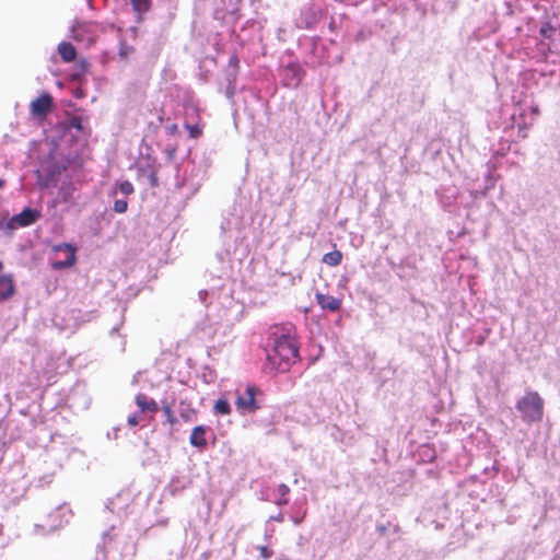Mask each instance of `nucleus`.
<instances>
[{
    "label": "nucleus",
    "instance_id": "e433bc0d",
    "mask_svg": "<svg viewBox=\"0 0 560 560\" xmlns=\"http://www.w3.org/2000/svg\"><path fill=\"white\" fill-rule=\"evenodd\" d=\"M341 1L349 5H359L360 3L364 2L365 0H341Z\"/></svg>",
    "mask_w": 560,
    "mask_h": 560
},
{
    "label": "nucleus",
    "instance_id": "9d476101",
    "mask_svg": "<svg viewBox=\"0 0 560 560\" xmlns=\"http://www.w3.org/2000/svg\"><path fill=\"white\" fill-rule=\"evenodd\" d=\"M52 106V97L48 94H42L31 103V113L34 117L43 118Z\"/></svg>",
    "mask_w": 560,
    "mask_h": 560
},
{
    "label": "nucleus",
    "instance_id": "72a5a7b5",
    "mask_svg": "<svg viewBox=\"0 0 560 560\" xmlns=\"http://www.w3.org/2000/svg\"><path fill=\"white\" fill-rule=\"evenodd\" d=\"M52 178H45V179H39V185L42 188H47L50 186V182H51Z\"/></svg>",
    "mask_w": 560,
    "mask_h": 560
},
{
    "label": "nucleus",
    "instance_id": "20e7f679",
    "mask_svg": "<svg viewBox=\"0 0 560 560\" xmlns=\"http://www.w3.org/2000/svg\"><path fill=\"white\" fill-rule=\"evenodd\" d=\"M133 498L130 491H121L109 499L106 508L119 518L127 517L132 511Z\"/></svg>",
    "mask_w": 560,
    "mask_h": 560
},
{
    "label": "nucleus",
    "instance_id": "79ce46f5",
    "mask_svg": "<svg viewBox=\"0 0 560 560\" xmlns=\"http://www.w3.org/2000/svg\"><path fill=\"white\" fill-rule=\"evenodd\" d=\"M483 341H485V339H483V338H479V339H478V341H477V343H478V345H482V343H483Z\"/></svg>",
    "mask_w": 560,
    "mask_h": 560
},
{
    "label": "nucleus",
    "instance_id": "7ed1b4c3",
    "mask_svg": "<svg viewBox=\"0 0 560 560\" xmlns=\"http://www.w3.org/2000/svg\"><path fill=\"white\" fill-rule=\"evenodd\" d=\"M50 265L54 270H63L75 262V247L69 243L56 244L51 248Z\"/></svg>",
    "mask_w": 560,
    "mask_h": 560
},
{
    "label": "nucleus",
    "instance_id": "0eeeda50",
    "mask_svg": "<svg viewBox=\"0 0 560 560\" xmlns=\"http://www.w3.org/2000/svg\"><path fill=\"white\" fill-rule=\"evenodd\" d=\"M303 75L304 71L298 62H289L281 71L282 82L288 88H298Z\"/></svg>",
    "mask_w": 560,
    "mask_h": 560
},
{
    "label": "nucleus",
    "instance_id": "aec40b11",
    "mask_svg": "<svg viewBox=\"0 0 560 560\" xmlns=\"http://www.w3.org/2000/svg\"><path fill=\"white\" fill-rule=\"evenodd\" d=\"M277 492L279 493V498L275 501V503L279 506L288 504V494L290 493V488L285 483H280L277 487Z\"/></svg>",
    "mask_w": 560,
    "mask_h": 560
},
{
    "label": "nucleus",
    "instance_id": "c85d7f7f",
    "mask_svg": "<svg viewBox=\"0 0 560 560\" xmlns=\"http://www.w3.org/2000/svg\"><path fill=\"white\" fill-rule=\"evenodd\" d=\"M196 416V412L195 410L192 409H187V410H182L180 411V417L184 419V421L186 422H189V421H192L194 418Z\"/></svg>",
    "mask_w": 560,
    "mask_h": 560
},
{
    "label": "nucleus",
    "instance_id": "6e6552de",
    "mask_svg": "<svg viewBox=\"0 0 560 560\" xmlns=\"http://www.w3.org/2000/svg\"><path fill=\"white\" fill-rule=\"evenodd\" d=\"M42 213L37 209L25 208L19 214L13 215L8 222V228L18 229L34 224Z\"/></svg>",
    "mask_w": 560,
    "mask_h": 560
},
{
    "label": "nucleus",
    "instance_id": "bb28decb",
    "mask_svg": "<svg viewBox=\"0 0 560 560\" xmlns=\"http://www.w3.org/2000/svg\"><path fill=\"white\" fill-rule=\"evenodd\" d=\"M142 419V413L140 411L133 412L132 415L128 416L127 422L130 427H136L140 420Z\"/></svg>",
    "mask_w": 560,
    "mask_h": 560
},
{
    "label": "nucleus",
    "instance_id": "2f4dec72",
    "mask_svg": "<svg viewBox=\"0 0 560 560\" xmlns=\"http://www.w3.org/2000/svg\"><path fill=\"white\" fill-rule=\"evenodd\" d=\"M240 60L236 55H232L229 60V69H238Z\"/></svg>",
    "mask_w": 560,
    "mask_h": 560
},
{
    "label": "nucleus",
    "instance_id": "5701e85b",
    "mask_svg": "<svg viewBox=\"0 0 560 560\" xmlns=\"http://www.w3.org/2000/svg\"><path fill=\"white\" fill-rule=\"evenodd\" d=\"M162 411H163V415L164 417L166 418V421L171 424V425H174L176 422H177V419L171 408L170 405H164L162 407Z\"/></svg>",
    "mask_w": 560,
    "mask_h": 560
},
{
    "label": "nucleus",
    "instance_id": "f03ea898",
    "mask_svg": "<svg viewBox=\"0 0 560 560\" xmlns=\"http://www.w3.org/2000/svg\"><path fill=\"white\" fill-rule=\"evenodd\" d=\"M516 410L526 423L540 422L544 417V399L535 390H526L515 404Z\"/></svg>",
    "mask_w": 560,
    "mask_h": 560
},
{
    "label": "nucleus",
    "instance_id": "f3484780",
    "mask_svg": "<svg viewBox=\"0 0 560 560\" xmlns=\"http://www.w3.org/2000/svg\"><path fill=\"white\" fill-rule=\"evenodd\" d=\"M58 52L65 62H71L77 57V51H75L74 46L68 42H61L58 45Z\"/></svg>",
    "mask_w": 560,
    "mask_h": 560
},
{
    "label": "nucleus",
    "instance_id": "6ab92c4d",
    "mask_svg": "<svg viewBox=\"0 0 560 560\" xmlns=\"http://www.w3.org/2000/svg\"><path fill=\"white\" fill-rule=\"evenodd\" d=\"M322 261L330 267H336L341 264L342 261V253L338 249H335L332 252L326 253Z\"/></svg>",
    "mask_w": 560,
    "mask_h": 560
},
{
    "label": "nucleus",
    "instance_id": "ea45409f",
    "mask_svg": "<svg viewBox=\"0 0 560 560\" xmlns=\"http://www.w3.org/2000/svg\"><path fill=\"white\" fill-rule=\"evenodd\" d=\"M156 182H158V180H156L155 176H151V185H152V186H155V185H156Z\"/></svg>",
    "mask_w": 560,
    "mask_h": 560
},
{
    "label": "nucleus",
    "instance_id": "39448f33",
    "mask_svg": "<svg viewBox=\"0 0 560 560\" xmlns=\"http://www.w3.org/2000/svg\"><path fill=\"white\" fill-rule=\"evenodd\" d=\"M260 390L254 386L248 385L242 394L237 395L236 406L243 413H253L260 408V404L256 396Z\"/></svg>",
    "mask_w": 560,
    "mask_h": 560
},
{
    "label": "nucleus",
    "instance_id": "a878e982",
    "mask_svg": "<svg viewBox=\"0 0 560 560\" xmlns=\"http://www.w3.org/2000/svg\"><path fill=\"white\" fill-rule=\"evenodd\" d=\"M555 31L556 30L550 25V23H545L540 27V35L545 38H550Z\"/></svg>",
    "mask_w": 560,
    "mask_h": 560
},
{
    "label": "nucleus",
    "instance_id": "58836bf2",
    "mask_svg": "<svg viewBox=\"0 0 560 560\" xmlns=\"http://www.w3.org/2000/svg\"><path fill=\"white\" fill-rule=\"evenodd\" d=\"M118 329H119L118 326L113 327L112 330H110V335L113 336V335L117 334Z\"/></svg>",
    "mask_w": 560,
    "mask_h": 560
},
{
    "label": "nucleus",
    "instance_id": "b1692460",
    "mask_svg": "<svg viewBox=\"0 0 560 560\" xmlns=\"http://www.w3.org/2000/svg\"><path fill=\"white\" fill-rule=\"evenodd\" d=\"M113 209L117 213H125L128 209V202L125 199H116Z\"/></svg>",
    "mask_w": 560,
    "mask_h": 560
},
{
    "label": "nucleus",
    "instance_id": "473e14b6",
    "mask_svg": "<svg viewBox=\"0 0 560 560\" xmlns=\"http://www.w3.org/2000/svg\"><path fill=\"white\" fill-rule=\"evenodd\" d=\"M115 528V525H112L109 529L105 530L103 533V542L107 544L108 541L113 540L112 530Z\"/></svg>",
    "mask_w": 560,
    "mask_h": 560
},
{
    "label": "nucleus",
    "instance_id": "dca6fc26",
    "mask_svg": "<svg viewBox=\"0 0 560 560\" xmlns=\"http://www.w3.org/2000/svg\"><path fill=\"white\" fill-rule=\"evenodd\" d=\"M136 404L139 407L140 413H144L147 411L149 412H155L158 411V404L155 400L148 398L145 394H138L136 396Z\"/></svg>",
    "mask_w": 560,
    "mask_h": 560
},
{
    "label": "nucleus",
    "instance_id": "7c9ffc66",
    "mask_svg": "<svg viewBox=\"0 0 560 560\" xmlns=\"http://www.w3.org/2000/svg\"><path fill=\"white\" fill-rule=\"evenodd\" d=\"M258 550L260 552V557L264 558V559H269L272 557L273 552L271 549H269L268 547L266 546H259L258 547Z\"/></svg>",
    "mask_w": 560,
    "mask_h": 560
},
{
    "label": "nucleus",
    "instance_id": "9b49d317",
    "mask_svg": "<svg viewBox=\"0 0 560 560\" xmlns=\"http://www.w3.org/2000/svg\"><path fill=\"white\" fill-rule=\"evenodd\" d=\"M315 299H316L317 304L323 310L329 311V312H337V311H339L340 307H341V304H342V300L341 299H338V298H335V296H331V295H328V294L319 293V292H317L315 294Z\"/></svg>",
    "mask_w": 560,
    "mask_h": 560
},
{
    "label": "nucleus",
    "instance_id": "f257e3e1",
    "mask_svg": "<svg viewBox=\"0 0 560 560\" xmlns=\"http://www.w3.org/2000/svg\"><path fill=\"white\" fill-rule=\"evenodd\" d=\"M300 360L299 341L293 326H275L268 336L266 372L285 373Z\"/></svg>",
    "mask_w": 560,
    "mask_h": 560
},
{
    "label": "nucleus",
    "instance_id": "4468645a",
    "mask_svg": "<svg viewBox=\"0 0 560 560\" xmlns=\"http://www.w3.org/2000/svg\"><path fill=\"white\" fill-rule=\"evenodd\" d=\"M15 293V284L12 275L0 276V301H7Z\"/></svg>",
    "mask_w": 560,
    "mask_h": 560
},
{
    "label": "nucleus",
    "instance_id": "a19ab883",
    "mask_svg": "<svg viewBox=\"0 0 560 560\" xmlns=\"http://www.w3.org/2000/svg\"><path fill=\"white\" fill-rule=\"evenodd\" d=\"M203 295H207V291H199V298L203 301Z\"/></svg>",
    "mask_w": 560,
    "mask_h": 560
},
{
    "label": "nucleus",
    "instance_id": "393cba45",
    "mask_svg": "<svg viewBox=\"0 0 560 560\" xmlns=\"http://www.w3.org/2000/svg\"><path fill=\"white\" fill-rule=\"evenodd\" d=\"M119 190L121 194L128 196L133 192V185L129 180H124L119 184Z\"/></svg>",
    "mask_w": 560,
    "mask_h": 560
},
{
    "label": "nucleus",
    "instance_id": "1a4fd4ad",
    "mask_svg": "<svg viewBox=\"0 0 560 560\" xmlns=\"http://www.w3.org/2000/svg\"><path fill=\"white\" fill-rule=\"evenodd\" d=\"M511 119H512L513 124L516 125L518 128V136L522 139L527 138V136H528L527 131H528L529 127L533 125L534 118H532L529 121H527L525 119V109L523 108V106L520 105V106L514 107V110L511 114Z\"/></svg>",
    "mask_w": 560,
    "mask_h": 560
},
{
    "label": "nucleus",
    "instance_id": "37998d69",
    "mask_svg": "<svg viewBox=\"0 0 560 560\" xmlns=\"http://www.w3.org/2000/svg\"><path fill=\"white\" fill-rule=\"evenodd\" d=\"M2 267H3V264H2V261H0V270L2 269Z\"/></svg>",
    "mask_w": 560,
    "mask_h": 560
},
{
    "label": "nucleus",
    "instance_id": "ddd939ff",
    "mask_svg": "<svg viewBox=\"0 0 560 560\" xmlns=\"http://www.w3.org/2000/svg\"><path fill=\"white\" fill-rule=\"evenodd\" d=\"M71 31L74 40H86L89 44H92L95 39V34L92 32L91 27L85 23H78L72 27Z\"/></svg>",
    "mask_w": 560,
    "mask_h": 560
},
{
    "label": "nucleus",
    "instance_id": "c756f323",
    "mask_svg": "<svg viewBox=\"0 0 560 560\" xmlns=\"http://www.w3.org/2000/svg\"><path fill=\"white\" fill-rule=\"evenodd\" d=\"M235 93H236V84L226 83L225 96L229 100H232L234 97Z\"/></svg>",
    "mask_w": 560,
    "mask_h": 560
},
{
    "label": "nucleus",
    "instance_id": "f8f14e48",
    "mask_svg": "<svg viewBox=\"0 0 560 560\" xmlns=\"http://www.w3.org/2000/svg\"><path fill=\"white\" fill-rule=\"evenodd\" d=\"M210 431L209 427L206 425H197L192 429L191 434L189 436V443L197 448L203 450L207 447V439L206 433Z\"/></svg>",
    "mask_w": 560,
    "mask_h": 560
},
{
    "label": "nucleus",
    "instance_id": "423d86ee",
    "mask_svg": "<svg viewBox=\"0 0 560 560\" xmlns=\"http://www.w3.org/2000/svg\"><path fill=\"white\" fill-rule=\"evenodd\" d=\"M185 128L188 130L190 138H198L202 133V125L199 124V109L195 104L185 106Z\"/></svg>",
    "mask_w": 560,
    "mask_h": 560
},
{
    "label": "nucleus",
    "instance_id": "4c0bfd02",
    "mask_svg": "<svg viewBox=\"0 0 560 560\" xmlns=\"http://www.w3.org/2000/svg\"><path fill=\"white\" fill-rule=\"evenodd\" d=\"M292 520H293V522H294L296 525H299V524L302 522L303 516H302V517H293Z\"/></svg>",
    "mask_w": 560,
    "mask_h": 560
},
{
    "label": "nucleus",
    "instance_id": "a211bd4d",
    "mask_svg": "<svg viewBox=\"0 0 560 560\" xmlns=\"http://www.w3.org/2000/svg\"><path fill=\"white\" fill-rule=\"evenodd\" d=\"M486 166H487V174L485 175L486 186H485L483 194H486L489 189L493 188L497 183V179H498V176L494 174L497 171V164L489 161L486 164Z\"/></svg>",
    "mask_w": 560,
    "mask_h": 560
},
{
    "label": "nucleus",
    "instance_id": "f704fd0d",
    "mask_svg": "<svg viewBox=\"0 0 560 560\" xmlns=\"http://www.w3.org/2000/svg\"><path fill=\"white\" fill-rule=\"evenodd\" d=\"M269 521H275V522H283V514L280 512L278 513L277 515H272L269 517Z\"/></svg>",
    "mask_w": 560,
    "mask_h": 560
},
{
    "label": "nucleus",
    "instance_id": "cd10ccee",
    "mask_svg": "<svg viewBox=\"0 0 560 560\" xmlns=\"http://www.w3.org/2000/svg\"><path fill=\"white\" fill-rule=\"evenodd\" d=\"M236 79H237V70L228 69L226 74H225L226 83L236 84Z\"/></svg>",
    "mask_w": 560,
    "mask_h": 560
},
{
    "label": "nucleus",
    "instance_id": "2eb2a0df",
    "mask_svg": "<svg viewBox=\"0 0 560 560\" xmlns=\"http://www.w3.org/2000/svg\"><path fill=\"white\" fill-rule=\"evenodd\" d=\"M74 189V185L71 180L63 182L58 188L54 205L69 202L72 199Z\"/></svg>",
    "mask_w": 560,
    "mask_h": 560
},
{
    "label": "nucleus",
    "instance_id": "412c9836",
    "mask_svg": "<svg viewBox=\"0 0 560 560\" xmlns=\"http://www.w3.org/2000/svg\"><path fill=\"white\" fill-rule=\"evenodd\" d=\"M131 7L139 15L151 9V0H130Z\"/></svg>",
    "mask_w": 560,
    "mask_h": 560
},
{
    "label": "nucleus",
    "instance_id": "4be33fe9",
    "mask_svg": "<svg viewBox=\"0 0 560 560\" xmlns=\"http://www.w3.org/2000/svg\"><path fill=\"white\" fill-rule=\"evenodd\" d=\"M213 411L215 415L226 416L231 412V406L226 399L221 398L215 401Z\"/></svg>",
    "mask_w": 560,
    "mask_h": 560
},
{
    "label": "nucleus",
    "instance_id": "c9c22d12",
    "mask_svg": "<svg viewBox=\"0 0 560 560\" xmlns=\"http://www.w3.org/2000/svg\"><path fill=\"white\" fill-rule=\"evenodd\" d=\"M523 108L525 110L528 108L532 112V114L535 115V116H537L539 114L538 106H536V105L532 104V105L527 106L526 108L525 107H523Z\"/></svg>",
    "mask_w": 560,
    "mask_h": 560
}]
</instances>
